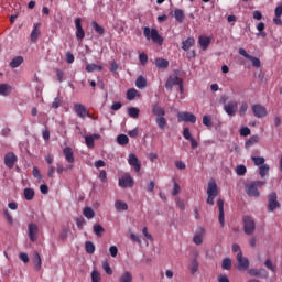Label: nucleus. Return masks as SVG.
Listing matches in <instances>:
<instances>
[{
    "mask_svg": "<svg viewBox=\"0 0 282 282\" xmlns=\"http://www.w3.org/2000/svg\"><path fill=\"white\" fill-rule=\"evenodd\" d=\"M243 223V230L246 235H253L254 230L257 229V223H254V219L250 216H245L242 218Z\"/></svg>",
    "mask_w": 282,
    "mask_h": 282,
    "instance_id": "39448f33",
    "label": "nucleus"
},
{
    "mask_svg": "<svg viewBox=\"0 0 282 282\" xmlns=\"http://www.w3.org/2000/svg\"><path fill=\"white\" fill-rule=\"evenodd\" d=\"M219 195V187L215 180H210L207 185V204L215 206V197Z\"/></svg>",
    "mask_w": 282,
    "mask_h": 282,
    "instance_id": "f03ea898",
    "label": "nucleus"
},
{
    "mask_svg": "<svg viewBox=\"0 0 282 282\" xmlns=\"http://www.w3.org/2000/svg\"><path fill=\"white\" fill-rule=\"evenodd\" d=\"M95 140H100V134H90L85 137V142L88 149H94Z\"/></svg>",
    "mask_w": 282,
    "mask_h": 282,
    "instance_id": "b1692460",
    "label": "nucleus"
},
{
    "mask_svg": "<svg viewBox=\"0 0 282 282\" xmlns=\"http://www.w3.org/2000/svg\"><path fill=\"white\" fill-rule=\"evenodd\" d=\"M251 160L256 166H263L265 164V158L263 156H251Z\"/></svg>",
    "mask_w": 282,
    "mask_h": 282,
    "instance_id": "4c0bfd02",
    "label": "nucleus"
},
{
    "mask_svg": "<svg viewBox=\"0 0 282 282\" xmlns=\"http://www.w3.org/2000/svg\"><path fill=\"white\" fill-rule=\"evenodd\" d=\"M102 270H105L106 274H113V270H111V267L109 265L108 261L102 262Z\"/></svg>",
    "mask_w": 282,
    "mask_h": 282,
    "instance_id": "603ef678",
    "label": "nucleus"
},
{
    "mask_svg": "<svg viewBox=\"0 0 282 282\" xmlns=\"http://www.w3.org/2000/svg\"><path fill=\"white\" fill-rule=\"evenodd\" d=\"M93 230L97 237H102V232H105V228L101 225H94Z\"/></svg>",
    "mask_w": 282,
    "mask_h": 282,
    "instance_id": "de8ad7c7",
    "label": "nucleus"
},
{
    "mask_svg": "<svg viewBox=\"0 0 282 282\" xmlns=\"http://www.w3.org/2000/svg\"><path fill=\"white\" fill-rule=\"evenodd\" d=\"M83 20L80 18L75 19L76 39L83 41L85 39V30H83Z\"/></svg>",
    "mask_w": 282,
    "mask_h": 282,
    "instance_id": "4468645a",
    "label": "nucleus"
},
{
    "mask_svg": "<svg viewBox=\"0 0 282 282\" xmlns=\"http://www.w3.org/2000/svg\"><path fill=\"white\" fill-rule=\"evenodd\" d=\"M265 268H268V270H271V272H276V267H274V264H272V260L267 259L264 262Z\"/></svg>",
    "mask_w": 282,
    "mask_h": 282,
    "instance_id": "5fc2aeb1",
    "label": "nucleus"
},
{
    "mask_svg": "<svg viewBox=\"0 0 282 282\" xmlns=\"http://www.w3.org/2000/svg\"><path fill=\"white\" fill-rule=\"evenodd\" d=\"M135 87L138 89H144L147 87V78L139 76L135 80Z\"/></svg>",
    "mask_w": 282,
    "mask_h": 282,
    "instance_id": "e433bc0d",
    "label": "nucleus"
},
{
    "mask_svg": "<svg viewBox=\"0 0 282 282\" xmlns=\"http://www.w3.org/2000/svg\"><path fill=\"white\" fill-rule=\"evenodd\" d=\"M109 252H110V256H111V257H118V247L111 246V247L109 248Z\"/></svg>",
    "mask_w": 282,
    "mask_h": 282,
    "instance_id": "338daca9",
    "label": "nucleus"
},
{
    "mask_svg": "<svg viewBox=\"0 0 282 282\" xmlns=\"http://www.w3.org/2000/svg\"><path fill=\"white\" fill-rule=\"evenodd\" d=\"M174 17L176 19V21L178 23H183L184 22V11H182V9H176L174 11Z\"/></svg>",
    "mask_w": 282,
    "mask_h": 282,
    "instance_id": "79ce46f5",
    "label": "nucleus"
},
{
    "mask_svg": "<svg viewBox=\"0 0 282 282\" xmlns=\"http://www.w3.org/2000/svg\"><path fill=\"white\" fill-rule=\"evenodd\" d=\"M117 142L121 147H124V145L129 144V137H127V134H119L117 137Z\"/></svg>",
    "mask_w": 282,
    "mask_h": 282,
    "instance_id": "58836bf2",
    "label": "nucleus"
},
{
    "mask_svg": "<svg viewBox=\"0 0 282 282\" xmlns=\"http://www.w3.org/2000/svg\"><path fill=\"white\" fill-rule=\"evenodd\" d=\"M221 268L223 270H230V268H232V260H230V258L224 259Z\"/></svg>",
    "mask_w": 282,
    "mask_h": 282,
    "instance_id": "09e8293b",
    "label": "nucleus"
},
{
    "mask_svg": "<svg viewBox=\"0 0 282 282\" xmlns=\"http://www.w3.org/2000/svg\"><path fill=\"white\" fill-rule=\"evenodd\" d=\"M268 210L269 213H274V210H276V208H280L281 204H279L278 197H276V193H271L268 197Z\"/></svg>",
    "mask_w": 282,
    "mask_h": 282,
    "instance_id": "6e6552de",
    "label": "nucleus"
},
{
    "mask_svg": "<svg viewBox=\"0 0 282 282\" xmlns=\"http://www.w3.org/2000/svg\"><path fill=\"white\" fill-rule=\"evenodd\" d=\"M246 171H247L246 165H238L236 167L237 175H246Z\"/></svg>",
    "mask_w": 282,
    "mask_h": 282,
    "instance_id": "13d9d810",
    "label": "nucleus"
},
{
    "mask_svg": "<svg viewBox=\"0 0 282 282\" xmlns=\"http://www.w3.org/2000/svg\"><path fill=\"white\" fill-rule=\"evenodd\" d=\"M261 138L258 134L251 135L247 141H246V149H250V147H254V144H259V141Z\"/></svg>",
    "mask_w": 282,
    "mask_h": 282,
    "instance_id": "393cba45",
    "label": "nucleus"
},
{
    "mask_svg": "<svg viewBox=\"0 0 282 282\" xmlns=\"http://www.w3.org/2000/svg\"><path fill=\"white\" fill-rule=\"evenodd\" d=\"M83 213L87 219H94V217H96V213L91 207H85Z\"/></svg>",
    "mask_w": 282,
    "mask_h": 282,
    "instance_id": "ea45409f",
    "label": "nucleus"
},
{
    "mask_svg": "<svg viewBox=\"0 0 282 282\" xmlns=\"http://www.w3.org/2000/svg\"><path fill=\"white\" fill-rule=\"evenodd\" d=\"M238 270H248L250 268V261L243 257V252L237 253Z\"/></svg>",
    "mask_w": 282,
    "mask_h": 282,
    "instance_id": "f8f14e48",
    "label": "nucleus"
},
{
    "mask_svg": "<svg viewBox=\"0 0 282 282\" xmlns=\"http://www.w3.org/2000/svg\"><path fill=\"white\" fill-rule=\"evenodd\" d=\"M3 215H4L8 224H10V226H12V224H14V218H12V214H10V210L3 209Z\"/></svg>",
    "mask_w": 282,
    "mask_h": 282,
    "instance_id": "3c124183",
    "label": "nucleus"
},
{
    "mask_svg": "<svg viewBox=\"0 0 282 282\" xmlns=\"http://www.w3.org/2000/svg\"><path fill=\"white\" fill-rule=\"evenodd\" d=\"M12 94V86L9 84H0V96H10Z\"/></svg>",
    "mask_w": 282,
    "mask_h": 282,
    "instance_id": "bb28decb",
    "label": "nucleus"
},
{
    "mask_svg": "<svg viewBox=\"0 0 282 282\" xmlns=\"http://www.w3.org/2000/svg\"><path fill=\"white\" fill-rule=\"evenodd\" d=\"M265 186V181H254L246 186V193L249 197H259V188Z\"/></svg>",
    "mask_w": 282,
    "mask_h": 282,
    "instance_id": "7ed1b4c3",
    "label": "nucleus"
},
{
    "mask_svg": "<svg viewBox=\"0 0 282 282\" xmlns=\"http://www.w3.org/2000/svg\"><path fill=\"white\" fill-rule=\"evenodd\" d=\"M86 252L88 254H94V252H96V246H94V242L91 241L86 242Z\"/></svg>",
    "mask_w": 282,
    "mask_h": 282,
    "instance_id": "8fccbe9b",
    "label": "nucleus"
},
{
    "mask_svg": "<svg viewBox=\"0 0 282 282\" xmlns=\"http://www.w3.org/2000/svg\"><path fill=\"white\" fill-rule=\"evenodd\" d=\"M246 111H248V105L246 102H242L239 109V115L246 116Z\"/></svg>",
    "mask_w": 282,
    "mask_h": 282,
    "instance_id": "0e129e2a",
    "label": "nucleus"
},
{
    "mask_svg": "<svg viewBox=\"0 0 282 282\" xmlns=\"http://www.w3.org/2000/svg\"><path fill=\"white\" fill-rule=\"evenodd\" d=\"M237 107H238L237 101L231 100L228 104H225L224 110L227 116H235V113H237Z\"/></svg>",
    "mask_w": 282,
    "mask_h": 282,
    "instance_id": "2eb2a0df",
    "label": "nucleus"
},
{
    "mask_svg": "<svg viewBox=\"0 0 282 282\" xmlns=\"http://www.w3.org/2000/svg\"><path fill=\"white\" fill-rule=\"evenodd\" d=\"M33 263L35 265V269L37 270H41V265H42V260H41V254H39V252H34V256H33Z\"/></svg>",
    "mask_w": 282,
    "mask_h": 282,
    "instance_id": "f704fd0d",
    "label": "nucleus"
},
{
    "mask_svg": "<svg viewBox=\"0 0 282 282\" xmlns=\"http://www.w3.org/2000/svg\"><path fill=\"white\" fill-rule=\"evenodd\" d=\"M128 164L132 166V169L135 171V173H140V169H142V164L140 163V160L138 156L133 153H130L128 156Z\"/></svg>",
    "mask_w": 282,
    "mask_h": 282,
    "instance_id": "9b49d317",
    "label": "nucleus"
},
{
    "mask_svg": "<svg viewBox=\"0 0 282 282\" xmlns=\"http://www.w3.org/2000/svg\"><path fill=\"white\" fill-rule=\"evenodd\" d=\"M29 239L33 243L39 239V226H36V224L29 225Z\"/></svg>",
    "mask_w": 282,
    "mask_h": 282,
    "instance_id": "f3484780",
    "label": "nucleus"
},
{
    "mask_svg": "<svg viewBox=\"0 0 282 282\" xmlns=\"http://www.w3.org/2000/svg\"><path fill=\"white\" fill-rule=\"evenodd\" d=\"M63 153L66 162H68L69 164H74L75 159H74V151L72 150V148L69 147L64 148Z\"/></svg>",
    "mask_w": 282,
    "mask_h": 282,
    "instance_id": "4be33fe9",
    "label": "nucleus"
},
{
    "mask_svg": "<svg viewBox=\"0 0 282 282\" xmlns=\"http://www.w3.org/2000/svg\"><path fill=\"white\" fill-rule=\"evenodd\" d=\"M22 64H23V57L17 56L10 62V67H12V69H17V67H20Z\"/></svg>",
    "mask_w": 282,
    "mask_h": 282,
    "instance_id": "473e14b6",
    "label": "nucleus"
},
{
    "mask_svg": "<svg viewBox=\"0 0 282 282\" xmlns=\"http://www.w3.org/2000/svg\"><path fill=\"white\" fill-rule=\"evenodd\" d=\"M175 85L180 87V91H184V82H182V78L175 75H172L166 80L165 88L167 89V91H171L173 87H175Z\"/></svg>",
    "mask_w": 282,
    "mask_h": 282,
    "instance_id": "20e7f679",
    "label": "nucleus"
},
{
    "mask_svg": "<svg viewBox=\"0 0 282 282\" xmlns=\"http://www.w3.org/2000/svg\"><path fill=\"white\" fill-rule=\"evenodd\" d=\"M139 61L141 65H145L149 62V56L145 53H140Z\"/></svg>",
    "mask_w": 282,
    "mask_h": 282,
    "instance_id": "6e6d98bb",
    "label": "nucleus"
},
{
    "mask_svg": "<svg viewBox=\"0 0 282 282\" xmlns=\"http://www.w3.org/2000/svg\"><path fill=\"white\" fill-rule=\"evenodd\" d=\"M259 173L261 177H265L270 173V165L263 164L262 166L259 167Z\"/></svg>",
    "mask_w": 282,
    "mask_h": 282,
    "instance_id": "c03bdc74",
    "label": "nucleus"
},
{
    "mask_svg": "<svg viewBox=\"0 0 282 282\" xmlns=\"http://www.w3.org/2000/svg\"><path fill=\"white\" fill-rule=\"evenodd\" d=\"M275 17L281 18L282 15V4L278 6L274 10Z\"/></svg>",
    "mask_w": 282,
    "mask_h": 282,
    "instance_id": "774afa93",
    "label": "nucleus"
},
{
    "mask_svg": "<svg viewBox=\"0 0 282 282\" xmlns=\"http://www.w3.org/2000/svg\"><path fill=\"white\" fill-rule=\"evenodd\" d=\"M203 124L205 127H213V117L210 116H204L203 117Z\"/></svg>",
    "mask_w": 282,
    "mask_h": 282,
    "instance_id": "864d4df0",
    "label": "nucleus"
},
{
    "mask_svg": "<svg viewBox=\"0 0 282 282\" xmlns=\"http://www.w3.org/2000/svg\"><path fill=\"white\" fill-rule=\"evenodd\" d=\"M183 137L185 140H192L193 135L191 134V130L188 128L183 129Z\"/></svg>",
    "mask_w": 282,
    "mask_h": 282,
    "instance_id": "e2e57ef3",
    "label": "nucleus"
},
{
    "mask_svg": "<svg viewBox=\"0 0 282 282\" xmlns=\"http://www.w3.org/2000/svg\"><path fill=\"white\" fill-rule=\"evenodd\" d=\"M115 208L118 213H122L124 210H129V205L124 200H116Z\"/></svg>",
    "mask_w": 282,
    "mask_h": 282,
    "instance_id": "a878e982",
    "label": "nucleus"
},
{
    "mask_svg": "<svg viewBox=\"0 0 282 282\" xmlns=\"http://www.w3.org/2000/svg\"><path fill=\"white\" fill-rule=\"evenodd\" d=\"M128 116L134 120H138V118H140V109L137 107L128 108Z\"/></svg>",
    "mask_w": 282,
    "mask_h": 282,
    "instance_id": "c756f323",
    "label": "nucleus"
},
{
    "mask_svg": "<svg viewBox=\"0 0 282 282\" xmlns=\"http://www.w3.org/2000/svg\"><path fill=\"white\" fill-rule=\"evenodd\" d=\"M73 109L76 116H78V118H82L83 120H85V118H91L89 110H87V107H85V105L83 104H74Z\"/></svg>",
    "mask_w": 282,
    "mask_h": 282,
    "instance_id": "423d86ee",
    "label": "nucleus"
},
{
    "mask_svg": "<svg viewBox=\"0 0 282 282\" xmlns=\"http://www.w3.org/2000/svg\"><path fill=\"white\" fill-rule=\"evenodd\" d=\"M91 25L97 34H99L100 36H102V34H105V29L102 26H100V24H98V22L93 21Z\"/></svg>",
    "mask_w": 282,
    "mask_h": 282,
    "instance_id": "37998d69",
    "label": "nucleus"
},
{
    "mask_svg": "<svg viewBox=\"0 0 282 282\" xmlns=\"http://www.w3.org/2000/svg\"><path fill=\"white\" fill-rule=\"evenodd\" d=\"M18 158L14 153L9 152L4 155V164L8 169H14V164H17Z\"/></svg>",
    "mask_w": 282,
    "mask_h": 282,
    "instance_id": "dca6fc26",
    "label": "nucleus"
},
{
    "mask_svg": "<svg viewBox=\"0 0 282 282\" xmlns=\"http://www.w3.org/2000/svg\"><path fill=\"white\" fill-rule=\"evenodd\" d=\"M204 235H205L204 229L203 228L198 229L194 235L193 242L196 246H202V243H204Z\"/></svg>",
    "mask_w": 282,
    "mask_h": 282,
    "instance_id": "aec40b11",
    "label": "nucleus"
},
{
    "mask_svg": "<svg viewBox=\"0 0 282 282\" xmlns=\"http://www.w3.org/2000/svg\"><path fill=\"white\" fill-rule=\"evenodd\" d=\"M119 282H133V274L129 271L123 272L119 278Z\"/></svg>",
    "mask_w": 282,
    "mask_h": 282,
    "instance_id": "2f4dec72",
    "label": "nucleus"
},
{
    "mask_svg": "<svg viewBox=\"0 0 282 282\" xmlns=\"http://www.w3.org/2000/svg\"><path fill=\"white\" fill-rule=\"evenodd\" d=\"M217 206H218V210H219L218 221H219L220 226L224 228V224H225L224 199H221V198L218 199Z\"/></svg>",
    "mask_w": 282,
    "mask_h": 282,
    "instance_id": "6ab92c4d",
    "label": "nucleus"
},
{
    "mask_svg": "<svg viewBox=\"0 0 282 282\" xmlns=\"http://www.w3.org/2000/svg\"><path fill=\"white\" fill-rule=\"evenodd\" d=\"M155 123L159 127V129L161 131H164L166 129V127H169V123L166 122V118L165 117H156L155 118Z\"/></svg>",
    "mask_w": 282,
    "mask_h": 282,
    "instance_id": "cd10ccee",
    "label": "nucleus"
},
{
    "mask_svg": "<svg viewBox=\"0 0 282 282\" xmlns=\"http://www.w3.org/2000/svg\"><path fill=\"white\" fill-rule=\"evenodd\" d=\"M138 96V90L135 88H130L127 91V99L128 100H135V97Z\"/></svg>",
    "mask_w": 282,
    "mask_h": 282,
    "instance_id": "a18cd8bd",
    "label": "nucleus"
},
{
    "mask_svg": "<svg viewBox=\"0 0 282 282\" xmlns=\"http://www.w3.org/2000/svg\"><path fill=\"white\" fill-rule=\"evenodd\" d=\"M261 272H265V270H258V269H250L249 270L250 276H260Z\"/></svg>",
    "mask_w": 282,
    "mask_h": 282,
    "instance_id": "bf43d9fd",
    "label": "nucleus"
},
{
    "mask_svg": "<svg viewBox=\"0 0 282 282\" xmlns=\"http://www.w3.org/2000/svg\"><path fill=\"white\" fill-rule=\"evenodd\" d=\"M252 112L256 118H265L268 116V109L261 104L253 105Z\"/></svg>",
    "mask_w": 282,
    "mask_h": 282,
    "instance_id": "9d476101",
    "label": "nucleus"
},
{
    "mask_svg": "<svg viewBox=\"0 0 282 282\" xmlns=\"http://www.w3.org/2000/svg\"><path fill=\"white\" fill-rule=\"evenodd\" d=\"M119 186L121 188H132L133 178L129 174H124L121 178H119Z\"/></svg>",
    "mask_w": 282,
    "mask_h": 282,
    "instance_id": "ddd939ff",
    "label": "nucleus"
},
{
    "mask_svg": "<svg viewBox=\"0 0 282 282\" xmlns=\"http://www.w3.org/2000/svg\"><path fill=\"white\" fill-rule=\"evenodd\" d=\"M41 23H35L33 25V30L31 32V41L32 43H36V41H39V36H41Z\"/></svg>",
    "mask_w": 282,
    "mask_h": 282,
    "instance_id": "412c9836",
    "label": "nucleus"
},
{
    "mask_svg": "<svg viewBox=\"0 0 282 282\" xmlns=\"http://www.w3.org/2000/svg\"><path fill=\"white\" fill-rule=\"evenodd\" d=\"M238 53L240 54V56H243L248 61H251L253 67H261V59L248 54V52H246V48H239Z\"/></svg>",
    "mask_w": 282,
    "mask_h": 282,
    "instance_id": "1a4fd4ad",
    "label": "nucleus"
},
{
    "mask_svg": "<svg viewBox=\"0 0 282 282\" xmlns=\"http://www.w3.org/2000/svg\"><path fill=\"white\" fill-rule=\"evenodd\" d=\"M91 281L93 282H100V273L96 270L91 272Z\"/></svg>",
    "mask_w": 282,
    "mask_h": 282,
    "instance_id": "052dcab7",
    "label": "nucleus"
},
{
    "mask_svg": "<svg viewBox=\"0 0 282 282\" xmlns=\"http://www.w3.org/2000/svg\"><path fill=\"white\" fill-rule=\"evenodd\" d=\"M143 36L147 41H153L156 45H162L164 43V37L160 35L156 29H151L149 26L143 28Z\"/></svg>",
    "mask_w": 282,
    "mask_h": 282,
    "instance_id": "f257e3e1",
    "label": "nucleus"
},
{
    "mask_svg": "<svg viewBox=\"0 0 282 282\" xmlns=\"http://www.w3.org/2000/svg\"><path fill=\"white\" fill-rule=\"evenodd\" d=\"M188 269L191 274H197V271L199 270V262H197V259H193L189 262Z\"/></svg>",
    "mask_w": 282,
    "mask_h": 282,
    "instance_id": "7c9ffc66",
    "label": "nucleus"
},
{
    "mask_svg": "<svg viewBox=\"0 0 282 282\" xmlns=\"http://www.w3.org/2000/svg\"><path fill=\"white\" fill-rule=\"evenodd\" d=\"M178 122H191L192 124H195L197 122V117L191 112H178L177 113Z\"/></svg>",
    "mask_w": 282,
    "mask_h": 282,
    "instance_id": "0eeeda50",
    "label": "nucleus"
},
{
    "mask_svg": "<svg viewBox=\"0 0 282 282\" xmlns=\"http://www.w3.org/2000/svg\"><path fill=\"white\" fill-rule=\"evenodd\" d=\"M257 30H258V32H260L259 35L262 36L263 39H265V36H268V34L263 31V30H265V23L259 22L257 25Z\"/></svg>",
    "mask_w": 282,
    "mask_h": 282,
    "instance_id": "49530a36",
    "label": "nucleus"
},
{
    "mask_svg": "<svg viewBox=\"0 0 282 282\" xmlns=\"http://www.w3.org/2000/svg\"><path fill=\"white\" fill-rule=\"evenodd\" d=\"M24 198L26 199V202H32V199H34V189L24 188Z\"/></svg>",
    "mask_w": 282,
    "mask_h": 282,
    "instance_id": "a19ab883",
    "label": "nucleus"
},
{
    "mask_svg": "<svg viewBox=\"0 0 282 282\" xmlns=\"http://www.w3.org/2000/svg\"><path fill=\"white\" fill-rule=\"evenodd\" d=\"M155 65L158 69H166V67H169V61H166L165 58H156Z\"/></svg>",
    "mask_w": 282,
    "mask_h": 282,
    "instance_id": "72a5a7b5",
    "label": "nucleus"
},
{
    "mask_svg": "<svg viewBox=\"0 0 282 282\" xmlns=\"http://www.w3.org/2000/svg\"><path fill=\"white\" fill-rule=\"evenodd\" d=\"M152 113H153V116H156V118H162V117L166 116V111L159 104L152 105Z\"/></svg>",
    "mask_w": 282,
    "mask_h": 282,
    "instance_id": "a211bd4d",
    "label": "nucleus"
},
{
    "mask_svg": "<svg viewBox=\"0 0 282 282\" xmlns=\"http://www.w3.org/2000/svg\"><path fill=\"white\" fill-rule=\"evenodd\" d=\"M54 173H56V167L54 165H48L47 177H54Z\"/></svg>",
    "mask_w": 282,
    "mask_h": 282,
    "instance_id": "69168bd1",
    "label": "nucleus"
},
{
    "mask_svg": "<svg viewBox=\"0 0 282 282\" xmlns=\"http://www.w3.org/2000/svg\"><path fill=\"white\" fill-rule=\"evenodd\" d=\"M251 131L250 128L248 127H242L240 129V135H242V138H248V135H250Z\"/></svg>",
    "mask_w": 282,
    "mask_h": 282,
    "instance_id": "4d7b16f0",
    "label": "nucleus"
},
{
    "mask_svg": "<svg viewBox=\"0 0 282 282\" xmlns=\"http://www.w3.org/2000/svg\"><path fill=\"white\" fill-rule=\"evenodd\" d=\"M198 43L202 47L203 51L208 50L209 45H210V37L206 36V35H200L198 37Z\"/></svg>",
    "mask_w": 282,
    "mask_h": 282,
    "instance_id": "5701e85b",
    "label": "nucleus"
},
{
    "mask_svg": "<svg viewBox=\"0 0 282 282\" xmlns=\"http://www.w3.org/2000/svg\"><path fill=\"white\" fill-rule=\"evenodd\" d=\"M193 45H195V39L188 37L187 40L183 41L182 50H184V52H188V50L193 47Z\"/></svg>",
    "mask_w": 282,
    "mask_h": 282,
    "instance_id": "c85d7f7f",
    "label": "nucleus"
},
{
    "mask_svg": "<svg viewBox=\"0 0 282 282\" xmlns=\"http://www.w3.org/2000/svg\"><path fill=\"white\" fill-rule=\"evenodd\" d=\"M19 259H21V261H22L23 263H30V257H29L28 253H25V252H21V253L19 254Z\"/></svg>",
    "mask_w": 282,
    "mask_h": 282,
    "instance_id": "680f3d73",
    "label": "nucleus"
},
{
    "mask_svg": "<svg viewBox=\"0 0 282 282\" xmlns=\"http://www.w3.org/2000/svg\"><path fill=\"white\" fill-rule=\"evenodd\" d=\"M86 72H88V74H91V72H102V66L96 64H87Z\"/></svg>",
    "mask_w": 282,
    "mask_h": 282,
    "instance_id": "c9c22d12",
    "label": "nucleus"
}]
</instances>
